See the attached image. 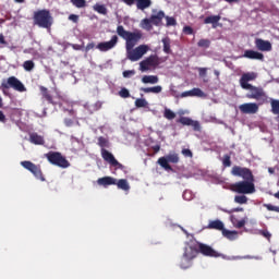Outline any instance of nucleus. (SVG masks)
Here are the masks:
<instances>
[{"label":"nucleus","instance_id":"f257e3e1","mask_svg":"<svg viewBox=\"0 0 279 279\" xmlns=\"http://www.w3.org/2000/svg\"><path fill=\"white\" fill-rule=\"evenodd\" d=\"M231 173L236 178H243V181L231 184L230 189L233 193H239V195H252V193H256L254 174L250 168L233 166Z\"/></svg>","mask_w":279,"mask_h":279},{"label":"nucleus","instance_id":"f03ea898","mask_svg":"<svg viewBox=\"0 0 279 279\" xmlns=\"http://www.w3.org/2000/svg\"><path fill=\"white\" fill-rule=\"evenodd\" d=\"M199 255L198 241L194 238L185 242L182 259L180 263L181 269H189L193 265L195 257Z\"/></svg>","mask_w":279,"mask_h":279},{"label":"nucleus","instance_id":"7ed1b4c3","mask_svg":"<svg viewBox=\"0 0 279 279\" xmlns=\"http://www.w3.org/2000/svg\"><path fill=\"white\" fill-rule=\"evenodd\" d=\"M117 34L118 36H120V38H123V40H125L126 51H131V49H134V47H136V45H138V43L143 39V32H129L125 31V27H123V25H119L117 27Z\"/></svg>","mask_w":279,"mask_h":279},{"label":"nucleus","instance_id":"20e7f679","mask_svg":"<svg viewBox=\"0 0 279 279\" xmlns=\"http://www.w3.org/2000/svg\"><path fill=\"white\" fill-rule=\"evenodd\" d=\"M33 23L34 25H37V27H41V29H48V32H51V27L53 26V16H51V12L49 10L41 9L34 12Z\"/></svg>","mask_w":279,"mask_h":279},{"label":"nucleus","instance_id":"39448f33","mask_svg":"<svg viewBox=\"0 0 279 279\" xmlns=\"http://www.w3.org/2000/svg\"><path fill=\"white\" fill-rule=\"evenodd\" d=\"M98 145L99 147H101L100 154H101V158L105 160V162H108V165H110V167H114L116 169H120L121 171H123V169H125V166H123L121 162H119V160H117V158H114V155H112V153H110L108 149L104 148V147H108V140L104 136H100L98 138Z\"/></svg>","mask_w":279,"mask_h":279},{"label":"nucleus","instance_id":"423d86ee","mask_svg":"<svg viewBox=\"0 0 279 279\" xmlns=\"http://www.w3.org/2000/svg\"><path fill=\"white\" fill-rule=\"evenodd\" d=\"M10 88H13V90H16L17 93H26L27 87L19 80L16 76H10L8 80H3L0 85V90H2V94L4 97H10Z\"/></svg>","mask_w":279,"mask_h":279},{"label":"nucleus","instance_id":"0eeeda50","mask_svg":"<svg viewBox=\"0 0 279 279\" xmlns=\"http://www.w3.org/2000/svg\"><path fill=\"white\" fill-rule=\"evenodd\" d=\"M46 158L48 162L54 165V167H60L61 169H69V167H71V162L66 160V157L62 156V153L49 151L46 154Z\"/></svg>","mask_w":279,"mask_h":279},{"label":"nucleus","instance_id":"6e6552de","mask_svg":"<svg viewBox=\"0 0 279 279\" xmlns=\"http://www.w3.org/2000/svg\"><path fill=\"white\" fill-rule=\"evenodd\" d=\"M244 90H250L246 94L247 99H255L259 102V105L265 104L267 101V94L265 93V89L263 87H256L254 85H251V87L244 88Z\"/></svg>","mask_w":279,"mask_h":279},{"label":"nucleus","instance_id":"1a4fd4ad","mask_svg":"<svg viewBox=\"0 0 279 279\" xmlns=\"http://www.w3.org/2000/svg\"><path fill=\"white\" fill-rule=\"evenodd\" d=\"M160 64H162V59H160L158 54H150L145 60L140 62V71H142V73H145L150 69H158Z\"/></svg>","mask_w":279,"mask_h":279},{"label":"nucleus","instance_id":"9d476101","mask_svg":"<svg viewBox=\"0 0 279 279\" xmlns=\"http://www.w3.org/2000/svg\"><path fill=\"white\" fill-rule=\"evenodd\" d=\"M21 167H23L24 169H26V171H29L33 173L34 178H36V180H40V182H45V174H43V169L40 168V165H36L32 161H21Z\"/></svg>","mask_w":279,"mask_h":279},{"label":"nucleus","instance_id":"9b49d317","mask_svg":"<svg viewBox=\"0 0 279 279\" xmlns=\"http://www.w3.org/2000/svg\"><path fill=\"white\" fill-rule=\"evenodd\" d=\"M149 51V46L147 45H140L135 49L132 48L131 50H126L128 59L131 60V62H138L145 53Z\"/></svg>","mask_w":279,"mask_h":279},{"label":"nucleus","instance_id":"f8f14e48","mask_svg":"<svg viewBox=\"0 0 279 279\" xmlns=\"http://www.w3.org/2000/svg\"><path fill=\"white\" fill-rule=\"evenodd\" d=\"M157 162L166 171H172L173 168H171V165H169V162H172V165H178L180 162V157L178 156V154L173 153L167 155L166 157H160Z\"/></svg>","mask_w":279,"mask_h":279},{"label":"nucleus","instance_id":"ddd939ff","mask_svg":"<svg viewBox=\"0 0 279 279\" xmlns=\"http://www.w3.org/2000/svg\"><path fill=\"white\" fill-rule=\"evenodd\" d=\"M198 254L207 256L208 258H219L221 254L217 252L213 246L198 242Z\"/></svg>","mask_w":279,"mask_h":279},{"label":"nucleus","instance_id":"4468645a","mask_svg":"<svg viewBox=\"0 0 279 279\" xmlns=\"http://www.w3.org/2000/svg\"><path fill=\"white\" fill-rule=\"evenodd\" d=\"M118 43H119V36L113 35L109 41L99 43L96 46V49L102 52L110 51V49H114V47H117Z\"/></svg>","mask_w":279,"mask_h":279},{"label":"nucleus","instance_id":"2eb2a0df","mask_svg":"<svg viewBox=\"0 0 279 279\" xmlns=\"http://www.w3.org/2000/svg\"><path fill=\"white\" fill-rule=\"evenodd\" d=\"M239 110L242 114H256L258 112V104L245 102L239 106Z\"/></svg>","mask_w":279,"mask_h":279},{"label":"nucleus","instance_id":"dca6fc26","mask_svg":"<svg viewBox=\"0 0 279 279\" xmlns=\"http://www.w3.org/2000/svg\"><path fill=\"white\" fill-rule=\"evenodd\" d=\"M254 80H256V73H254V72H247V73L242 74V76L240 78L241 88H243V89L251 88L252 84H248V82H254Z\"/></svg>","mask_w":279,"mask_h":279},{"label":"nucleus","instance_id":"f3484780","mask_svg":"<svg viewBox=\"0 0 279 279\" xmlns=\"http://www.w3.org/2000/svg\"><path fill=\"white\" fill-rule=\"evenodd\" d=\"M177 123H181V125H190L193 128L194 132H199V130H202L199 122L194 121L189 117H181L179 120H177Z\"/></svg>","mask_w":279,"mask_h":279},{"label":"nucleus","instance_id":"a211bd4d","mask_svg":"<svg viewBox=\"0 0 279 279\" xmlns=\"http://www.w3.org/2000/svg\"><path fill=\"white\" fill-rule=\"evenodd\" d=\"M255 47L259 51H271V49H272L271 43L269 40H265V39H262V38H257L255 40Z\"/></svg>","mask_w":279,"mask_h":279},{"label":"nucleus","instance_id":"6ab92c4d","mask_svg":"<svg viewBox=\"0 0 279 279\" xmlns=\"http://www.w3.org/2000/svg\"><path fill=\"white\" fill-rule=\"evenodd\" d=\"M243 57L248 60H265V56L262 52L254 50H245Z\"/></svg>","mask_w":279,"mask_h":279},{"label":"nucleus","instance_id":"aec40b11","mask_svg":"<svg viewBox=\"0 0 279 279\" xmlns=\"http://www.w3.org/2000/svg\"><path fill=\"white\" fill-rule=\"evenodd\" d=\"M97 184H99V186H105V187L112 186L117 184V179L112 177H102L97 180Z\"/></svg>","mask_w":279,"mask_h":279},{"label":"nucleus","instance_id":"412c9836","mask_svg":"<svg viewBox=\"0 0 279 279\" xmlns=\"http://www.w3.org/2000/svg\"><path fill=\"white\" fill-rule=\"evenodd\" d=\"M162 19H165V11H159L157 14L150 15V21L153 25L156 27H159V25H162Z\"/></svg>","mask_w":279,"mask_h":279},{"label":"nucleus","instance_id":"4be33fe9","mask_svg":"<svg viewBox=\"0 0 279 279\" xmlns=\"http://www.w3.org/2000/svg\"><path fill=\"white\" fill-rule=\"evenodd\" d=\"M207 228H208V230H220L222 232L226 229L223 226V221H221L219 219L209 221Z\"/></svg>","mask_w":279,"mask_h":279},{"label":"nucleus","instance_id":"5701e85b","mask_svg":"<svg viewBox=\"0 0 279 279\" xmlns=\"http://www.w3.org/2000/svg\"><path fill=\"white\" fill-rule=\"evenodd\" d=\"M39 90L41 94V97L48 101V104H52V106H56V102H53V96L49 93V89L45 86H39Z\"/></svg>","mask_w":279,"mask_h":279},{"label":"nucleus","instance_id":"b1692460","mask_svg":"<svg viewBox=\"0 0 279 279\" xmlns=\"http://www.w3.org/2000/svg\"><path fill=\"white\" fill-rule=\"evenodd\" d=\"M29 143L33 145H43L45 143V137H43V135H38V133H31Z\"/></svg>","mask_w":279,"mask_h":279},{"label":"nucleus","instance_id":"393cba45","mask_svg":"<svg viewBox=\"0 0 279 279\" xmlns=\"http://www.w3.org/2000/svg\"><path fill=\"white\" fill-rule=\"evenodd\" d=\"M222 236L229 241H236L239 239V231H230L228 229H223Z\"/></svg>","mask_w":279,"mask_h":279},{"label":"nucleus","instance_id":"a878e982","mask_svg":"<svg viewBox=\"0 0 279 279\" xmlns=\"http://www.w3.org/2000/svg\"><path fill=\"white\" fill-rule=\"evenodd\" d=\"M221 21V15H210L204 20L205 25H213L216 27L217 23Z\"/></svg>","mask_w":279,"mask_h":279},{"label":"nucleus","instance_id":"bb28decb","mask_svg":"<svg viewBox=\"0 0 279 279\" xmlns=\"http://www.w3.org/2000/svg\"><path fill=\"white\" fill-rule=\"evenodd\" d=\"M116 185L121 191H130V183L128 182V179H120L118 181L116 179Z\"/></svg>","mask_w":279,"mask_h":279},{"label":"nucleus","instance_id":"cd10ccee","mask_svg":"<svg viewBox=\"0 0 279 279\" xmlns=\"http://www.w3.org/2000/svg\"><path fill=\"white\" fill-rule=\"evenodd\" d=\"M142 93H154L155 95H158V93H162V86L157 85L154 87H142Z\"/></svg>","mask_w":279,"mask_h":279},{"label":"nucleus","instance_id":"c85d7f7f","mask_svg":"<svg viewBox=\"0 0 279 279\" xmlns=\"http://www.w3.org/2000/svg\"><path fill=\"white\" fill-rule=\"evenodd\" d=\"M154 23L151 22L150 17L149 19H144L141 22V27L142 29H146V32H151L154 29Z\"/></svg>","mask_w":279,"mask_h":279},{"label":"nucleus","instance_id":"c756f323","mask_svg":"<svg viewBox=\"0 0 279 279\" xmlns=\"http://www.w3.org/2000/svg\"><path fill=\"white\" fill-rule=\"evenodd\" d=\"M158 76L156 75H144L142 77L143 84H158Z\"/></svg>","mask_w":279,"mask_h":279},{"label":"nucleus","instance_id":"7c9ffc66","mask_svg":"<svg viewBox=\"0 0 279 279\" xmlns=\"http://www.w3.org/2000/svg\"><path fill=\"white\" fill-rule=\"evenodd\" d=\"M151 5V0H136L137 10H147Z\"/></svg>","mask_w":279,"mask_h":279},{"label":"nucleus","instance_id":"2f4dec72","mask_svg":"<svg viewBox=\"0 0 279 279\" xmlns=\"http://www.w3.org/2000/svg\"><path fill=\"white\" fill-rule=\"evenodd\" d=\"M161 43L163 44V51L166 53H171V39L169 37H165Z\"/></svg>","mask_w":279,"mask_h":279},{"label":"nucleus","instance_id":"473e14b6","mask_svg":"<svg viewBox=\"0 0 279 279\" xmlns=\"http://www.w3.org/2000/svg\"><path fill=\"white\" fill-rule=\"evenodd\" d=\"M94 10L95 12H98V14H108V9L104 4H95Z\"/></svg>","mask_w":279,"mask_h":279},{"label":"nucleus","instance_id":"72a5a7b5","mask_svg":"<svg viewBox=\"0 0 279 279\" xmlns=\"http://www.w3.org/2000/svg\"><path fill=\"white\" fill-rule=\"evenodd\" d=\"M163 117L165 119H168V121H173V119H175V112L171 109H165Z\"/></svg>","mask_w":279,"mask_h":279},{"label":"nucleus","instance_id":"f704fd0d","mask_svg":"<svg viewBox=\"0 0 279 279\" xmlns=\"http://www.w3.org/2000/svg\"><path fill=\"white\" fill-rule=\"evenodd\" d=\"M34 66H36V64L32 60L24 61L23 63V69L26 71H34Z\"/></svg>","mask_w":279,"mask_h":279},{"label":"nucleus","instance_id":"c9c22d12","mask_svg":"<svg viewBox=\"0 0 279 279\" xmlns=\"http://www.w3.org/2000/svg\"><path fill=\"white\" fill-rule=\"evenodd\" d=\"M192 97H206V94L201 88L194 87L192 89Z\"/></svg>","mask_w":279,"mask_h":279},{"label":"nucleus","instance_id":"e433bc0d","mask_svg":"<svg viewBox=\"0 0 279 279\" xmlns=\"http://www.w3.org/2000/svg\"><path fill=\"white\" fill-rule=\"evenodd\" d=\"M197 47H201L203 49H208V47H210V39H201L197 43Z\"/></svg>","mask_w":279,"mask_h":279},{"label":"nucleus","instance_id":"4c0bfd02","mask_svg":"<svg viewBox=\"0 0 279 279\" xmlns=\"http://www.w3.org/2000/svg\"><path fill=\"white\" fill-rule=\"evenodd\" d=\"M235 204H246L247 203V196L245 195H236L234 196Z\"/></svg>","mask_w":279,"mask_h":279},{"label":"nucleus","instance_id":"58836bf2","mask_svg":"<svg viewBox=\"0 0 279 279\" xmlns=\"http://www.w3.org/2000/svg\"><path fill=\"white\" fill-rule=\"evenodd\" d=\"M271 112L272 114H279V100L271 101Z\"/></svg>","mask_w":279,"mask_h":279},{"label":"nucleus","instance_id":"ea45409f","mask_svg":"<svg viewBox=\"0 0 279 279\" xmlns=\"http://www.w3.org/2000/svg\"><path fill=\"white\" fill-rule=\"evenodd\" d=\"M75 8H86V0H71Z\"/></svg>","mask_w":279,"mask_h":279},{"label":"nucleus","instance_id":"a19ab883","mask_svg":"<svg viewBox=\"0 0 279 279\" xmlns=\"http://www.w3.org/2000/svg\"><path fill=\"white\" fill-rule=\"evenodd\" d=\"M258 234L264 236V239H267V241H271V233L269 232V230H267V229L259 230Z\"/></svg>","mask_w":279,"mask_h":279},{"label":"nucleus","instance_id":"79ce46f5","mask_svg":"<svg viewBox=\"0 0 279 279\" xmlns=\"http://www.w3.org/2000/svg\"><path fill=\"white\" fill-rule=\"evenodd\" d=\"M135 106H136V108H146L147 100H145L143 98H138L135 100Z\"/></svg>","mask_w":279,"mask_h":279},{"label":"nucleus","instance_id":"37998d69","mask_svg":"<svg viewBox=\"0 0 279 279\" xmlns=\"http://www.w3.org/2000/svg\"><path fill=\"white\" fill-rule=\"evenodd\" d=\"M166 21H167V27H173L175 25H178V22L174 20V17H170V16H165Z\"/></svg>","mask_w":279,"mask_h":279},{"label":"nucleus","instance_id":"c03bdc74","mask_svg":"<svg viewBox=\"0 0 279 279\" xmlns=\"http://www.w3.org/2000/svg\"><path fill=\"white\" fill-rule=\"evenodd\" d=\"M119 95L122 97V99H128L130 97V90L128 88L123 87L119 92Z\"/></svg>","mask_w":279,"mask_h":279},{"label":"nucleus","instance_id":"a18cd8bd","mask_svg":"<svg viewBox=\"0 0 279 279\" xmlns=\"http://www.w3.org/2000/svg\"><path fill=\"white\" fill-rule=\"evenodd\" d=\"M222 163L223 167H232V160L230 159V155H225Z\"/></svg>","mask_w":279,"mask_h":279},{"label":"nucleus","instance_id":"49530a36","mask_svg":"<svg viewBox=\"0 0 279 279\" xmlns=\"http://www.w3.org/2000/svg\"><path fill=\"white\" fill-rule=\"evenodd\" d=\"M264 208H267V210L274 211V213H279V207L274 206L271 204H264Z\"/></svg>","mask_w":279,"mask_h":279},{"label":"nucleus","instance_id":"de8ad7c7","mask_svg":"<svg viewBox=\"0 0 279 279\" xmlns=\"http://www.w3.org/2000/svg\"><path fill=\"white\" fill-rule=\"evenodd\" d=\"M123 77H132V75H136V71L134 70H126L122 73Z\"/></svg>","mask_w":279,"mask_h":279},{"label":"nucleus","instance_id":"09e8293b","mask_svg":"<svg viewBox=\"0 0 279 279\" xmlns=\"http://www.w3.org/2000/svg\"><path fill=\"white\" fill-rule=\"evenodd\" d=\"M182 154L185 156V158H193V151H191L189 148H184Z\"/></svg>","mask_w":279,"mask_h":279},{"label":"nucleus","instance_id":"8fccbe9b","mask_svg":"<svg viewBox=\"0 0 279 279\" xmlns=\"http://www.w3.org/2000/svg\"><path fill=\"white\" fill-rule=\"evenodd\" d=\"M69 21H72V23H78L80 22V15L76 14H70Z\"/></svg>","mask_w":279,"mask_h":279},{"label":"nucleus","instance_id":"3c124183","mask_svg":"<svg viewBox=\"0 0 279 279\" xmlns=\"http://www.w3.org/2000/svg\"><path fill=\"white\" fill-rule=\"evenodd\" d=\"M183 32L184 34H186L187 36H191L193 34V27L191 26H184L183 27Z\"/></svg>","mask_w":279,"mask_h":279},{"label":"nucleus","instance_id":"603ef678","mask_svg":"<svg viewBox=\"0 0 279 279\" xmlns=\"http://www.w3.org/2000/svg\"><path fill=\"white\" fill-rule=\"evenodd\" d=\"M73 123H74V121H73V119H71V118H65V119H64V125H65L66 128H72Z\"/></svg>","mask_w":279,"mask_h":279},{"label":"nucleus","instance_id":"864d4df0","mask_svg":"<svg viewBox=\"0 0 279 279\" xmlns=\"http://www.w3.org/2000/svg\"><path fill=\"white\" fill-rule=\"evenodd\" d=\"M207 71H208V69H206V68H201V69H198V75H199L201 77H206Z\"/></svg>","mask_w":279,"mask_h":279},{"label":"nucleus","instance_id":"5fc2aeb1","mask_svg":"<svg viewBox=\"0 0 279 279\" xmlns=\"http://www.w3.org/2000/svg\"><path fill=\"white\" fill-rule=\"evenodd\" d=\"M0 45H2V47H8V41L5 40V36H3V34H0Z\"/></svg>","mask_w":279,"mask_h":279},{"label":"nucleus","instance_id":"6e6d98bb","mask_svg":"<svg viewBox=\"0 0 279 279\" xmlns=\"http://www.w3.org/2000/svg\"><path fill=\"white\" fill-rule=\"evenodd\" d=\"M242 258H244V259H251V258H254V257L251 256V255L235 256V257H233V260H242Z\"/></svg>","mask_w":279,"mask_h":279},{"label":"nucleus","instance_id":"4d7b16f0","mask_svg":"<svg viewBox=\"0 0 279 279\" xmlns=\"http://www.w3.org/2000/svg\"><path fill=\"white\" fill-rule=\"evenodd\" d=\"M92 49H95V43H89L86 45L85 47L86 53H88V51H90Z\"/></svg>","mask_w":279,"mask_h":279},{"label":"nucleus","instance_id":"13d9d810","mask_svg":"<svg viewBox=\"0 0 279 279\" xmlns=\"http://www.w3.org/2000/svg\"><path fill=\"white\" fill-rule=\"evenodd\" d=\"M181 97L184 98V97H193V90H187V92H183L181 94Z\"/></svg>","mask_w":279,"mask_h":279},{"label":"nucleus","instance_id":"bf43d9fd","mask_svg":"<svg viewBox=\"0 0 279 279\" xmlns=\"http://www.w3.org/2000/svg\"><path fill=\"white\" fill-rule=\"evenodd\" d=\"M8 122V118H5V114L3 113V111L0 110V123H7Z\"/></svg>","mask_w":279,"mask_h":279},{"label":"nucleus","instance_id":"052dcab7","mask_svg":"<svg viewBox=\"0 0 279 279\" xmlns=\"http://www.w3.org/2000/svg\"><path fill=\"white\" fill-rule=\"evenodd\" d=\"M243 227H245V220H244V219L239 220V221L236 222V225H235V228H243Z\"/></svg>","mask_w":279,"mask_h":279},{"label":"nucleus","instance_id":"680f3d73","mask_svg":"<svg viewBox=\"0 0 279 279\" xmlns=\"http://www.w3.org/2000/svg\"><path fill=\"white\" fill-rule=\"evenodd\" d=\"M72 49H74L75 51H81L82 46L77 44H72Z\"/></svg>","mask_w":279,"mask_h":279},{"label":"nucleus","instance_id":"e2e57ef3","mask_svg":"<svg viewBox=\"0 0 279 279\" xmlns=\"http://www.w3.org/2000/svg\"><path fill=\"white\" fill-rule=\"evenodd\" d=\"M123 3H125L126 5H134V3H136V0H123Z\"/></svg>","mask_w":279,"mask_h":279},{"label":"nucleus","instance_id":"0e129e2a","mask_svg":"<svg viewBox=\"0 0 279 279\" xmlns=\"http://www.w3.org/2000/svg\"><path fill=\"white\" fill-rule=\"evenodd\" d=\"M153 149L155 154H158V151H160V145H155Z\"/></svg>","mask_w":279,"mask_h":279},{"label":"nucleus","instance_id":"69168bd1","mask_svg":"<svg viewBox=\"0 0 279 279\" xmlns=\"http://www.w3.org/2000/svg\"><path fill=\"white\" fill-rule=\"evenodd\" d=\"M232 213H243V207H236L232 209Z\"/></svg>","mask_w":279,"mask_h":279},{"label":"nucleus","instance_id":"338daca9","mask_svg":"<svg viewBox=\"0 0 279 279\" xmlns=\"http://www.w3.org/2000/svg\"><path fill=\"white\" fill-rule=\"evenodd\" d=\"M70 117H73L75 118V110L71 109V110H68Z\"/></svg>","mask_w":279,"mask_h":279},{"label":"nucleus","instance_id":"774afa93","mask_svg":"<svg viewBox=\"0 0 279 279\" xmlns=\"http://www.w3.org/2000/svg\"><path fill=\"white\" fill-rule=\"evenodd\" d=\"M274 197H276V199H279V191L274 194Z\"/></svg>","mask_w":279,"mask_h":279}]
</instances>
